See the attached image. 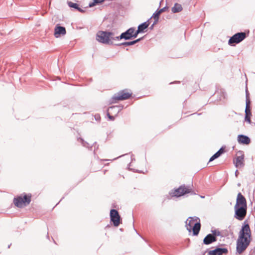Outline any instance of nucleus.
Segmentation results:
<instances>
[{
  "instance_id": "obj_49",
  "label": "nucleus",
  "mask_w": 255,
  "mask_h": 255,
  "mask_svg": "<svg viewBox=\"0 0 255 255\" xmlns=\"http://www.w3.org/2000/svg\"><path fill=\"white\" fill-rule=\"evenodd\" d=\"M201 198H204V196H201Z\"/></svg>"
},
{
  "instance_id": "obj_9",
  "label": "nucleus",
  "mask_w": 255,
  "mask_h": 255,
  "mask_svg": "<svg viewBox=\"0 0 255 255\" xmlns=\"http://www.w3.org/2000/svg\"><path fill=\"white\" fill-rule=\"evenodd\" d=\"M191 191V189L186 188L184 185L181 186L174 191L173 196L177 197H180L186 194L190 193Z\"/></svg>"
},
{
  "instance_id": "obj_3",
  "label": "nucleus",
  "mask_w": 255,
  "mask_h": 255,
  "mask_svg": "<svg viewBox=\"0 0 255 255\" xmlns=\"http://www.w3.org/2000/svg\"><path fill=\"white\" fill-rule=\"evenodd\" d=\"M112 34L113 32L111 31L100 30L96 34V39L103 44L114 45V42L110 40V36Z\"/></svg>"
},
{
  "instance_id": "obj_47",
  "label": "nucleus",
  "mask_w": 255,
  "mask_h": 255,
  "mask_svg": "<svg viewBox=\"0 0 255 255\" xmlns=\"http://www.w3.org/2000/svg\"><path fill=\"white\" fill-rule=\"evenodd\" d=\"M98 119V117L96 118V120H97Z\"/></svg>"
},
{
  "instance_id": "obj_35",
  "label": "nucleus",
  "mask_w": 255,
  "mask_h": 255,
  "mask_svg": "<svg viewBox=\"0 0 255 255\" xmlns=\"http://www.w3.org/2000/svg\"><path fill=\"white\" fill-rule=\"evenodd\" d=\"M217 152H219L220 154L221 155L225 152V148L224 147H221Z\"/></svg>"
},
{
  "instance_id": "obj_45",
  "label": "nucleus",
  "mask_w": 255,
  "mask_h": 255,
  "mask_svg": "<svg viewBox=\"0 0 255 255\" xmlns=\"http://www.w3.org/2000/svg\"><path fill=\"white\" fill-rule=\"evenodd\" d=\"M238 186H241V184H240V183H238Z\"/></svg>"
},
{
  "instance_id": "obj_13",
  "label": "nucleus",
  "mask_w": 255,
  "mask_h": 255,
  "mask_svg": "<svg viewBox=\"0 0 255 255\" xmlns=\"http://www.w3.org/2000/svg\"><path fill=\"white\" fill-rule=\"evenodd\" d=\"M235 205H237V206L247 207L246 199L240 192L238 194Z\"/></svg>"
},
{
  "instance_id": "obj_8",
  "label": "nucleus",
  "mask_w": 255,
  "mask_h": 255,
  "mask_svg": "<svg viewBox=\"0 0 255 255\" xmlns=\"http://www.w3.org/2000/svg\"><path fill=\"white\" fill-rule=\"evenodd\" d=\"M110 220L115 227H118L121 223V217L118 211L114 209H111L110 213Z\"/></svg>"
},
{
  "instance_id": "obj_10",
  "label": "nucleus",
  "mask_w": 255,
  "mask_h": 255,
  "mask_svg": "<svg viewBox=\"0 0 255 255\" xmlns=\"http://www.w3.org/2000/svg\"><path fill=\"white\" fill-rule=\"evenodd\" d=\"M66 33V28L62 26H60L59 24L56 25L54 28V36L56 38H58L60 35H64Z\"/></svg>"
},
{
  "instance_id": "obj_17",
  "label": "nucleus",
  "mask_w": 255,
  "mask_h": 255,
  "mask_svg": "<svg viewBox=\"0 0 255 255\" xmlns=\"http://www.w3.org/2000/svg\"><path fill=\"white\" fill-rule=\"evenodd\" d=\"M168 7L166 5L164 7L159 9L158 8L154 13L152 14V16L150 17V19L152 17H155L159 19V16L160 14H161L162 12L165 11L167 9H168Z\"/></svg>"
},
{
  "instance_id": "obj_6",
  "label": "nucleus",
  "mask_w": 255,
  "mask_h": 255,
  "mask_svg": "<svg viewBox=\"0 0 255 255\" xmlns=\"http://www.w3.org/2000/svg\"><path fill=\"white\" fill-rule=\"evenodd\" d=\"M247 37L246 33L244 32H238L230 37L228 41L230 45L234 44H238L244 40Z\"/></svg>"
},
{
  "instance_id": "obj_38",
  "label": "nucleus",
  "mask_w": 255,
  "mask_h": 255,
  "mask_svg": "<svg viewBox=\"0 0 255 255\" xmlns=\"http://www.w3.org/2000/svg\"><path fill=\"white\" fill-rule=\"evenodd\" d=\"M118 108H119L118 106H111V107H109L108 111H110V110L111 111V110H114L116 109H118Z\"/></svg>"
},
{
  "instance_id": "obj_36",
  "label": "nucleus",
  "mask_w": 255,
  "mask_h": 255,
  "mask_svg": "<svg viewBox=\"0 0 255 255\" xmlns=\"http://www.w3.org/2000/svg\"><path fill=\"white\" fill-rule=\"evenodd\" d=\"M249 95H250V93H249V92L248 90V89L247 88L246 90V100H250Z\"/></svg>"
},
{
  "instance_id": "obj_41",
  "label": "nucleus",
  "mask_w": 255,
  "mask_h": 255,
  "mask_svg": "<svg viewBox=\"0 0 255 255\" xmlns=\"http://www.w3.org/2000/svg\"><path fill=\"white\" fill-rule=\"evenodd\" d=\"M130 164H131V163H129L128 164V169H129V170H132V169H130V168H129V167H130Z\"/></svg>"
},
{
  "instance_id": "obj_39",
  "label": "nucleus",
  "mask_w": 255,
  "mask_h": 255,
  "mask_svg": "<svg viewBox=\"0 0 255 255\" xmlns=\"http://www.w3.org/2000/svg\"><path fill=\"white\" fill-rule=\"evenodd\" d=\"M238 174H239V171H238V170H236V171H235V175L236 177H238Z\"/></svg>"
},
{
  "instance_id": "obj_26",
  "label": "nucleus",
  "mask_w": 255,
  "mask_h": 255,
  "mask_svg": "<svg viewBox=\"0 0 255 255\" xmlns=\"http://www.w3.org/2000/svg\"><path fill=\"white\" fill-rule=\"evenodd\" d=\"M220 156H221V155L220 154V153L218 152H216L213 155H212L210 157L209 162H211V161L214 160L215 159H217V158H218Z\"/></svg>"
},
{
  "instance_id": "obj_31",
  "label": "nucleus",
  "mask_w": 255,
  "mask_h": 255,
  "mask_svg": "<svg viewBox=\"0 0 255 255\" xmlns=\"http://www.w3.org/2000/svg\"><path fill=\"white\" fill-rule=\"evenodd\" d=\"M217 248L213 250L210 251L208 253V255H218Z\"/></svg>"
},
{
  "instance_id": "obj_16",
  "label": "nucleus",
  "mask_w": 255,
  "mask_h": 255,
  "mask_svg": "<svg viewBox=\"0 0 255 255\" xmlns=\"http://www.w3.org/2000/svg\"><path fill=\"white\" fill-rule=\"evenodd\" d=\"M150 18L148 19L147 21L140 24L138 25L137 27V29L141 32L144 33L146 31L145 30L147 28L150 24L149 20Z\"/></svg>"
},
{
  "instance_id": "obj_37",
  "label": "nucleus",
  "mask_w": 255,
  "mask_h": 255,
  "mask_svg": "<svg viewBox=\"0 0 255 255\" xmlns=\"http://www.w3.org/2000/svg\"><path fill=\"white\" fill-rule=\"evenodd\" d=\"M107 116L111 120L114 121L115 120V117L113 116H111L109 112H108Z\"/></svg>"
},
{
  "instance_id": "obj_1",
  "label": "nucleus",
  "mask_w": 255,
  "mask_h": 255,
  "mask_svg": "<svg viewBox=\"0 0 255 255\" xmlns=\"http://www.w3.org/2000/svg\"><path fill=\"white\" fill-rule=\"evenodd\" d=\"M251 240V230L247 221H245L239 232L237 241V252L239 254L243 253L250 245Z\"/></svg>"
},
{
  "instance_id": "obj_27",
  "label": "nucleus",
  "mask_w": 255,
  "mask_h": 255,
  "mask_svg": "<svg viewBox=\"0 0 255 255\" xmlns=\"http://www.w3.org/2000/svg\"><path fill=\"white\" fill-rule=\"evenodd\" d=\"M220 156H221V155L220 154V153L218 152H216L213 155H212L210 157L209 162H211V161L214 160L215 159H217V158H218Z\"/></svg>"
},
{
  "instance_id": "obj_46",
  "label": "nucleus",
  "mask_w": 255,
  "mask_h": 255,
  "mask_svg": "<svg viewBox=\"0 0 255 255\" xmlns=\"http://www.w3.org/2000/svg\"><path fill=\"white\" fill-rule=\"evenodd\" d=\"M10 246H11V244H10V245H8V248H9Z\"/></svg>"
},
{
  "instance_id": "obj_42",
  "label": "nucleus",
  "mask_w": 255,
  "mask_h": 255,
  "mask_svg": "<svg viewBox=\"0 0 255 255\" xmlns=\"http://www.w3.org/2000/svg\"><path fill=\"white\" fill-rule=\"evenodd\" d=\"M96 144H97L96 142H94V144H94V147H95H95H96Z\"/></svg>"
},
{
  "instance_id": "obj_7",
  "label": "nucleus",
  "mask_w": 255,
  "mask_h": 255,
  "mask_svg": "<svg viewBox=\"0 0 255 255\" xmlns=\"http://www.w3.org/2000/svg\"><path fill=\"white\" fill-rule=\"evenodd\" d=\"M234 217L239 221L243 220L247 213V207L237 206L235 205Z\"/></svg>"
},
{
  "instance_id": "obj_22",
  "label": "nucleus",
  "mask_w": 255,
  "mask_h": 255,
  "mask_svg": "<svg viewBox=\"0 0 255 255\" xmlns=\"http://www.w3.org/2000/svg\"><path fill=\"white\" fill-rule=\"evenodd\" d=\"M105 0H93V2H90L89 3V7H92L96 5L102 3Z\"/></svg>"
},
{
  "instance_id": "obj_40",
  "label": "nucleus",
  "mask_w": 255,
  "mask_h": 255,
  "mask_svg": "<svg viewBox=\"0 0 255 255\" xmlns=\"http://www.w3.org/2000/svg\"><path fill=\"white\" fill-rule=\"evenodd\" d=\"M131 161H132L133 160H135V159L134 158V155L133 154H132L131 156Z\"/></svg>"
},
{
  "instance_id": "obj_23",
  "label": "nucleus",
  "mask_w": 255,
  "mask_h": 255,
  "mask_svg": "<svg viewBox=\"0 0 255 255\" xmlns=\"http://www.w3.org/2000/svg\"><path fill=\"white\" fill-rule=\"evenodd\" d=\"M133 45V41H126V42H123V43H116L114 44V45H116V46H131V45Z\"/></svg>"
},
{
  "instance_id": "obj_28",
  "label": "nucleus",
  "mask_w": 255,
  "mask_h": 255,
  "mask_svg": "<svg viewBox=\"0 0 255 255\" xmlns=\"http://www.w3.org/2000/svg\"><path fill=\"white\" fill-rule=\"evenodd\" d=\"M139 33H141V32L138 29L136 30H135V28L133 27V31L132 34V39L136 38L138 34Z\"/></svg>"
},
{
  "instance_id": "obj_5",
  "label": "nucleus",
  "mask_w": 255,
  "mask_h": 255,
  "mask_svg": "<svg viewBox=\"0 0 255 255\" xmlns=\"http://www.w3.org/2000/svg\"><path fill=\"white\" fill-rule=\"evenodd\" d=\"M127 91V89H124L115 94L110 100L111 103H114L118 101H123L129 99L131 96L132 93L128 92Z\"/></svg>"
},
{
  "instance_id": "obj_12",
  "label": "nucleus",
  "mask_w": 255,
  "mask_h": 255,
  "mask_svg": "<svg viewBox=\"0 0 255 255\" xmlns=\"http://www.w3.org/2000/svg\"><path fill=\"white\" fill-rule=\"evenodd\" d=\"M239 152L241 154V155L237 156L236 159L234 160V163L237 168L243 167L245 165L244 163V154L242 151H240Z\"/></svg>"
},
{
  "instance_id": "obj_4",
  "label": "nucleus",
  "mask_w": 255,
  "mask_h": 255,
  "mask_svg": "<svg viewBox=\"0 0 255 255\" xmlns=\"http://www.w3.org/2000/svg\"><path fill=\"white\" fill-rule=\"evenodd\" d=\"M31 195L24 194L23 197L17 196L14 198L13 203L15 206L21 208L29 205L31 202Z\"/></svg>"
},
{
  "instance_id": "obj_30",
  "label": "nucleus",
  "mask_w": 255,
  "mask_h": 255,
  "mask_svg": "<svg viewBox=\"0 0 255 255\" xmlns=\"http://www.w3.org/2000/svg\"><path fill=\"white\" fill-rule=\"evenodd\" d=\"M122 39V38H120V35L116 36L115 35V33L113 32V34L112 36H110V40L113 41V40H120Z\"/></svg>"
},
{
  "instance_id": "obj_44",
  "label": "nucleus",
  "mask_w": 255,
  "mask_h": 255,
  "mask_svg": "<svg viewBox=\"0 0 255 255\" xmlns=\"http://www.w3.org/2000/svg\"><path fill=\"white\" fill-rule=\"evenodd\" d=\"M46 237H47V239H49V235H48V233H47V235Z\"/></svg>"
},
{
  "instance_id": "obj_29",
  "label": "nucleus",
  "mask_w": 255,
  "mask_h": 255,
  "mask_svg": "<svg viewBox=\"0 0 255 255\" xmlns=\"http://www.w3.org/2000/svg\"><path fill=\"white\" fill-rule=\"evenodd\" d=\"M251 101L250 100H246V109L245 111H251L250 109Z\"/></svg>"
},
{
  "instance_id": "obj_34",
  "label": "nucleus",
  "mask_w": 255,
  "mask_h": 255,
  "mask_svg": "<svg viewBox=\"0 0 255 255\" xmlns=\"http://www.w3.org/2000/svg\"><path fill=\"white\" fill-rule=\"evenodd\" d=\"M144 37V36H142V37H141L140 38H139L136 39L135 40H132L133 45L135 44V43H137V42L140 41L142 39H143Z\"/></svg>"
},
{
  "instance_id": "obj_20",
  "label": "nucleus",
  "mask_w": 255,
  "mask_h": 255,
  "mask_svg": "<svg viewBox=\"0 0 255 255\" xmlns=\"http://www.w3.org/2000/svg\"><path fill=\"white\" fill-rule=\"evenodd\" d=\"M215 94H218L220 95V97L218 99V100L219 101L222 100L223 99L226 98L227 94L223 90H220V91L215 92Z\"/></svg>"
},
{
  "instance_id": "obj_48",
  "label": "nucleus",
  "mask_w": 255,
  "mask_h": 255,
  "mask_svg": "<svg viewBox=\"0 0 255 255\" xmlns=\"http://www.w3.org/2000/svg\"><path fill=\"white\" fill-rule=\"evenodd\" d=\"M98 119V117L96 118V120H97Z\"/></svg>"
},
{
  "instance_id": "obj_32",
  "label": "nucleus",
  "mask_w": 255,
  "mask_h": 255,
  "mask_svg": "<svg viewBox=\"0 0 255 255\" xmlns=\"http://www.w3.org/2000/svg\"><path fill=\"white\" fill-rule=\"evenodd\" d=\"M153 18L154 19V21L153 23H152V24L149 27V29L150 30H152L153 28L154 25H155L158 22V20H159L158 19H157L155 17H153Z\"/></svg>"
},
{
  "instance_id": "obj_24",
  "label": "nucleus",
  "mask_w": 255,
  "mask_h": 255,
  "mask_svg": "<svg viewBox=\"0 0 255 255\" xmlns=\"http://www.w3.org/2000/svg\"><path fill=\"white\" fill-rule=\"evenodd\" d=\"M252 116L251 111H245V120L250 124L251 123V117Z\"/></svg>"
},
{
  "instance_id": "obj_14",
  "label": "nucleus",
  "mask_w": 255,
  "mask_h": 255,
  "mask_svg": "<svg viewBox=\"0 0 255 255\" xmlns=\"http://www.w3.org/2000/svg\"><path fill=\"white\" fill-rule=\"evenodd\" d=\"M238 141L240 144L248 145L251 142V139L247 135L239 134L238 136Z\"/></svg>"
},
{
  "instance_id": "obj_43",
  "label": "nucleus",
  "mask_w": 255,
  "mask_h": 255,
  "mask_svg": "<svg viewBox=\"0 0 255 255\" xmlns=\"http://www.w3.org/2000/svg\"><path fill=\"white\" fill-rule=\"evenodd\" d=\"M136 172L138 173H140V171L137 170H136Z\"/></svg>"
},
{
  "instance_id": "obj_33",
  "label": "nucleus",
  "mask_w": 255,
  "mask_h": 255,
  "mask_svg": "<svg viewBox=\"0 0 255 255\" xmlns=\"http://www.w3.org/2000/svg\"><path fill=\"white\" fill-rule=\"evenodd\" d=\"M80 140L81 141V143L82 144V145L86 147H87V148H89V143H87V142L85 141L82 138H80Z\"/></svg>"
},
{
  "instance_id": "obj_21",
  "label": "nucleus",
  "mask_w": 255,
  "mask_h": 255,
  "mask_svg": "<svg viewBox=\"0 0 255 255\" xmlns=\"http://www.w3.org/2000/svg\"><path fill=\"white\" fill-rule=\"evenodd\" d=\"M218 255H223V254H227L228 253V250L225 248L217 247Z\"/></svg>"
},
{
  "instance_id": "obj_25",
  "label": "nucleus",
  "mask_w": 255,
  "mask_h": 255,
  "mask_svg": "<svg viewBox=\"0 0 255 255\" xmlns=\"http://www.w3.org/2000/svg\"><path fill=\"white\" fill-rule=\"evenodd\" d=\"M211 234L213 235V236L215 237V238H217V237L218 236H221V232L218 230H211Z\"/></svg>"
},
{
  "instance_id": "obj_18",
  "label": "nucleus",
  "mask_w": 255,
  "mask_h": 255,
  "mask_svg": "<svg viewBox=\"0 0 255 255\" xmlns=\"http://www.w3.org/2000/svg\"><path fill=\"white\" fill-rule=\"evenodd\" d=\"M183 10V7L181 4L178 3H175L174 6L171 8V11L173 13H178Z\"/></svg>"
},
{
  "instance_id": "obj_19",
  "label": "nucleus",
  "mask_w": 255,
  "mask_h": 255,
  "mask_svg": "<svg viewBox=\"0 0 255 255\" xmlns=\"http://www.w3.org/2000/svg\"><path fill=\"white\" fill-rule=\"evenodd\" d=\"M68 5L70 7L74 8L76 9H77L79 12H81L82 13H83L85 12V10L81 8L79 5L76 3H74L71 1H68Z\"/></svg>"
},
{
  "instance_id": "obj_2",
  "label": "nucleus",
  "mask_w": 255,
  "mask_h": 255,
  "mask_svg": "<svg viewBox=\"0 0 255 255\" xmlns=\"http://www.w3.org/2000/svg\"><path fill=\"white\" fill-rule=\"evenodd\" d=\"M186 227L189 232H192L193 236H197L201 229L200 219L197 217H189L186 221Z\"/></svg>"
},
{
  "instance_id": "obj_15",
  "label": "nucleus",
  "mask_w": 255,
  "mask_h": 255,
  "mask_svg": "<svg viewBox=\"0 0 255 255\" xmlns=\"http://www.w3.org/2000/svg\"><path fill=\"white\" fill-rule=\"evenodd\" d=\"M217 241V238H215L211 234H208L203 240V243L205 245H208L215 242Z\"/></svg>"
},
{
  "instance_id": "obj_11",
  "label": "nucleus",
  "mask_w": 255,
  "mask_h": 255,
  "mask_svg": "<svg viewBox=\"0 0 255 255\" xmlns=\"http://www.w3.org/2000/svg\"><path fill=\"white\" fill-rule=\"evenodd\" d=\"M133 31V27H130L120 35V38L125 40L132 39V34Z\"/></svg>"
}]
</instances>
